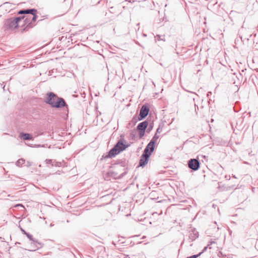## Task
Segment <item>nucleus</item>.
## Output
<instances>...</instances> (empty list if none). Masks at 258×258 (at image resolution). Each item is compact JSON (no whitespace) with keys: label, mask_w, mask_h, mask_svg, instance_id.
I'll use <instances>...</instances> for the list:
<instances>
[{"label":"nucleus","mask_w":258,"mask_h":258,"mask_svg":"<svg viewBox=\"0 0 258 258\" xmlns=\"http://www.w3.org/2000/svg\"><path fill=\"white\" fill-rule=\"evenodd\" d=\"M150 110L149 107L147 104L143 105L140 110V113L137 119L135 117L133 118V121L135 120V122H137L138 120L140 121L148 115Z\"/></svg>","instance_id":"39448f33"},{"label":"nucleus","mask_w":258,"mask_h":258,"mask_svg":"<svg viewBox=\"0 0 258 258\" xmlns=\"http://www.w3.org/2000/svg\"><path fill=\"white\" fill-rule=\"evenodd\" d=\"M149 158H148V156L145 157V156L141 155L140 161H139V166L144 167L148 162Z\"/></svg>","instance_id":"9b49d317"},{"label":"nucleus","mask_w":258,"mask_h":258,"mask_svg":"<svg viewBox=\"0 0 258 258\" xmlns=\"http://www.w3.org/2000/svg\"><path fill=\"white\" fill-rule=\"evenodd\" d=\"M21 230L22 232V233L26 235V236L31 240L32 242H33L34 244L37 243L38 244H40L39 242H37V241L35 240L33 238V236L29 234V233L27 232L25 230H24L23 228H21Z\"/></svg>","instance_id":"f8f14e48"},{"label":"nucleus","mask_w":258,"mask_h":258,"mask_svg":"<svg viewBox=\"0 0 258 258\" xmlns=\"http://www.w3.org/2000/svg\"><path fill=\"white\" fill-rule=\"evenodd\" d=\"M33 16L31 18L29 16H24V19L23 20V24L22 25H26L25 27L22 30V32L26 31L28 30L29 28H33L35 24L34 23L36 21L38 16L37 15V13H34V14H32Z\"/></svg>","instance_id":"20e7f679"},{"label":"nucleus","mask_w":258,"mask_h":258,"mask_svg":"<svg viewBox=\"0 0 258 258\" xmlns=\"http://www.w3.org/2000/svg\"><path fill=\"white\" fill-rule=\"evenodd\" d=\"M21 137L24 140H30L32 139V136L28 133H21Z\"/></svg>","instance_id":"2eb2a0df"},{"label":"nucleus","mask_w":258,"mask_h":258,"mask_svg":"<svg viewBox=\"0 0 258 258\" xmlns=\"http://www.w3.org/2000/svg\"><path fill=\"white\" fill-rule=\"evenodd\" d=\"M14 207H15V208H22V209H25V208H24V207L23 206V205H22V204H17V205H15V206H14Z\"/></svg>","instance_id":"412c9836"},{"label":"nucleus","mask_w":258,"mask_h":258,"mask_svg":"<svg viewBox=\"0 0 258 258\" xmlns=\"http://www.w3.org/2000/svg\"><path fill=\"white\" fill-rule=\"evenodd\" d=\"M50 226L51 227V226H53V224H51Z\"/></svg>","instance_id":"7c9ffc66"},{"label":"nucleus","mask_w":258,"mask_h":258,"mask_svg":"<svg viewBox=\"0 0 258 258\" xmlns=\"http://www.w3.org/2000/svg\"><path fill=\"white\" fill-rule=\"evenodd\" d=\"M153 128V125L150 124L149 127H148V130H147V132L148 133H149Z\"/></svg>","instance_id":"5701e85b"},{"label":"nucleus","mask_w":258,"mask_h":258,"mask_svg":"<svg viewBox=\"0 0 258 258\" xmlns=\"http://www.w3.org/2000/svg\"><path fill=\"white\" fill-rule=\"evenodd\" d=\"M36 249H32V250H30L31 251H35Z\"/></svg>","instance_id":"c756f323"},{"label":"nucleus","mask_w":258,"mask_h":258,"mask_svg":"<svg viewBox=\"0 0 258 258\" xmlns=\"http://www.w3.org/2000/svg\"><path fill=\"white\" fill-rule=\"evenodd\" d=\"M215 242L214 241H211L209 242V244L208 245V246H209L210 245H212L213 243H215Z\"/></svg>","instance_id":"a878e982"},{"label":"nucleus","mask_w":258,"mask_h":258,"mask_svg":"<svg viewBox=\"0 0 258 258\" xmlns=\"http://www.w3.org/2000/svg\"><path fill=\"white\" fill-rule=\"evenodd\" d=\"M126 173V171H124L121 174H118V173L115 171L109 170L107 172L106 175L109 177H111L114 179H120L123 177Z\"/></svg>","instance_id":"6e6552de"},{"label":"nucleus","mask_w":258,"mask_h":258,"mask_svg":"<svg viewBox=\"0 0 258 258\" xmlns=\"http://www.w3.org/2000/svg\"><path fill=\"white\" fill-rule=\"evenodd\" d=\"M127 2H128L130 3H132V2H134L135 0H125Z\"/></svg>","instance_id":"cd10ccee"},{"label":"nucleus","mask_w":258,"mask_h":258,"mask_svg":"<svg viewBox=\"0 0 258 258\" xmlns=\"http://www.w3.org/2000/svg\"><path fill=\"white\" fill-rule=\"evenodd\" d=\"M126 162L124 160H118L114 165H119L121 167H124L126 166Z\"/></svg>","instance_id":"dca6fc26"},{"label":"nucleus","mask_w":258,"mask_h":258,"mask_svg":"<svg viewBox=\"0 0 258 258\" xmlns=\"http://www.w3.org/2000/svg\"><path fill=\"white\" fill-rule=\"evenodd\" d=\"M61 165V162L53 161V164H52V166L60 167Z\"/></svg>","instance_id":"a211bd4d"},{"label":"nucleus","mask_w":258,"mask_h":258,"mask_svg":"<svg viewBox=\"0 0 258 258\" xmlns=\"http://www.w3.org/2000/svg\"><path fill=\"white\" fill-rule=\"evenodd\" d=\"M119 258H130L128 255H125L124 254H120L119 255Z\"/></svg>","instance_id":"aec40b11"},{"label":"nucleus","mask_w":258,"mask_h":258,"mask_svg":"<svg viewBox=\"0 0 258 258\" xmlns=\"http://www.w3.org/2000/svg\"><path fill=\"white\" fill-rule=\"evenodd\" d=\"M202 254V252H200L199 254L192 255L190 256H188L186 258H197Z\"/></svg>","instance_id":"6ab92c4d"},{"label":"nucleus","mask_w":258,"mask_h":258,"mask_svg":"<svg viewBox=\"0 0 258 258\" xmlns=\"http://www.w3.org/2000/svg\"><path fill=\"white\" fill-rule=\"evenodd\" d=\"M208 248V246H206V247H205L204 249L203 250V251L201 252H202V254L205 251H206V250H207Z\"/></svg>","instance_id":"393cba45"},{"label":"nucleus","mask_w":258,"mask_h":258,"mask_svg":"<svg viewBox=\"0 0 258 258\" xmlns=\"http://www.w3.org/2000/svg\"><path fill=\"white\" fill-rule=\"evenodd\" d=\"M45 101L52 107L57 108L65 107L67 105L62 98L58 97L57 95L53 92H49L47 94V97Z\"/></svg>","instance_id":"f257e3e1"},{"label":"nucleus","mask_w":258,"mask_h":258,"mask_svg":"<svg viewBox=\"0 0 258 258\" xmlns=\"http://www.w3.org/2000/svg\"><path fill=\"white\" fill-rule=\"evenodd\" d=\"M188 167L194 171L198 170L200 166V163L197 159H190L188 161Z\"/></svg>","instance_id":"0eeeda50"},{"label":"nucleus","mask_w":258,"mask_h":258,"mask_svg":"<svg viewBox=\"0 0 258 258\" xmlns=\"http://www.w3.org/2000/svg\"><path fill=\"white\" fill-rule=\"evenodd\" d=\"M161 131H162V128H160V126H159V127H158V128L157 129L156 133H157V134L158 133H160L161 132Z\"/></svg>","instance_id":"b1692460"},{"label":"nucleus","mask_w":258,"mask_h":258,"mask_svg":"<svg viewBox=\"0 0 258 258\" xmlns=\"http://www.w3.org/2000/svg\"><path fill=\"white\" fill-rule=\"evenodd\" d=\"M154 146H150L149 144H148L144 149L142 155L145 156V157L148 156V158H149L152 153L154 151Z\"/></svg>","instance_id":"1a4fd4ad"},{"label":"nucleus","mask_w":258,"mask_h":258,"mask_svg":"<svg viewBox=\"0 0 258 258\" xmlns=\"http://www.w3.org/2000/svg\"><path fill=\"white\" fill-rule=\"evenodd\" d=\"M199 232L195 229H194L191 230L190 235H189V238L192 240H194L196 238L199 237Z\"/></svg>","instance_id":"ddd939ff"},{"label":"nucleus","mask_w":258,"mask_h":258,"mask_svg":"<svg viewBox=\"0 0 258 258\" xmlns=\"http://www.w3.org/2000/svg\"><path fill=\"white\" fill-rule=\"evenodd\" d=\"M232 177L235 178H236V176L235 175H233Z\"/></svg>","instance_id":"c85d7f7f"},{"label":"nucleus","mask_w":258,"mask_h":258,"mask_svg":"<svg viewBox=\"0 0 258 258\" xmlns=\"http://www.w3.org/2000/svg\"><path fill=\"white\" fill-rule=\"evenodd\" d=\"M25 160L23 158L19 159L16 162V165L17 166L21 167L23 164L25 163Z\"/></svg>","instance_id":"f3484780"},{"label":"nucleus","mask_w":258,"mask_h":258,"mask_svg":"<svg viewBox=\"0 0 258 258\" xmlns=\"http://www.w3.org/2000/svg\"><path fill=\"white\" fill-rule=\"evenodd\" d=\"M212 95V92H208V93H207V96L209 97L210 95Z\"/></svg>","instance_id":"bb28decb"},{"label":"nucleus","mask_w":258,"mask_h":258,"mask_svg":"<svg viewBox=\"0 0 258 258\" xmlns=\"http://www.w3.org/2000/svg\"><path fill=\"white\" fill-rule=\"evenodd\" d=\"M159 138V136H158L157 134V133H155V134L153 136V138L151 139V140L148 143V144H149V145L154 146V147L155 148V144L157 142Z\"/></svg>","instance_id":"4468645a"},{"label":"nucleus","mask_w":258,"mask_h":258,"mask_svg":"<svg viewBox=\"0 0 258 258\" xmlns=\"http://www.w3.org/2000/svg\"><path fill=\"white\" fill-rule=\"evenodd\" d=\"M25 17H17L8 19L4 21V29L5 30L13 31L20 26H24L23 20Z\"/></svg>","instance_id":"f03ea898"},{"label":"nucleus","mask_w":258,"mask_h":258,"mask_svg":"<svg viewBox=\"0 0 258 258\" xmlns=\"http://www.w3.org/2000/svg\"><path fill=\"white\" fill-rule=\"evenodd\" d=\"M124 141L125 140L124 139H121L118 140L114 146L111 150H110L108 153V154L105 157L103 156L102 157H104V158H111L124 150L126 148L128 147V145L123 144Z\"/></svg>","instance_id":"7ed1b4c3"},{"label":"nucleus","mask_w":258,"mask_h":258,"mask_svg":"<svg viewBox=\"0 0 258 258\" xmlns=\"http://www.w3.org/2000/svg\"><path fill=\"white\" fill-rule=\"evenodd\" d=\"M46 162L47 164H50L51 165L53 164V161L51 159H47L46 160Z\"/></svg>","instance_id":"4be33fe9"},{"label":"nucleus","mask_w":258,"mask_h":258,"mask_svg":"<svg viewBox=\"0 0 258 258\" xmlns=\"http://www.w3.org/2000/svg\"><path fill=\"white\" fill-rule=\"evenodd\" d=\"M148 122L147 120H145L142 122H140L137 125V128L139 132V136L140 138H142L144 135L146 129L147 128L148 125Z\"/></svg>","instance_id":"423d86ee"},{"label":"nucleus","mask_w":258,"mask_h":258,"mask_svg":"<svg viewBox=\"0 0 258 258\" xmlns=\"http://www.w3.org/2000/svg\"><path fill=\"white\" fill-rule=\"evenodd\" d=\"M37 10L35 9H22L18 12V14H34V13H37Z\"/></svg>","instance_id":"9d476101"}]
</instances>
